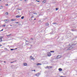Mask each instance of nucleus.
Returning a JSON list of instances; mask_svg holds the SVG:
<instances>
[{
    "mask_svg": "<svg viewBox=\"0 0 77 77\" xmlns=\"http://www.w3.org/2000/svg\"><path fill=\"white\" fill-rule=\"evenodd\" d=\"M47 54L48 56L49 57L51 56V54L50 52L47 53Z\"/></svg>",
    "mask_w": 77,
    "mask_h": 77,
    "instance_id": "nucleus-1",
    "label": "nucleus"
},
{
    "mask_svg": "<svg viewBox=\"0 0 77 77\" xmlns=\"http://www.w3.org/2000/svg\"><path fill=\"white\" fill-rule=\"evenodd\" d=\"M3 38L2 36H0V42H2V38Z\"/></svg>",
    "mask_w": 77,
    "mask_h": 77,
    "instance_id": "nucleus-2",
    "label": "nucleus"
},
{
    "mask_svg": "<svg viewBox=\"0 0 77 77\" xmlns=\"http://www.w3.org/2000/svg\"><path fill=\"white\" fill-rule=\"evenodd\" d=\"M72 47H70L68 48V49H67V50H71V49H72Z\"/></svg>",
    "mask_w": 77,
    "mask_h": 77,
    "instance_id": "nucleus-3",
    "label": "nucleus"
},
{
    "mask_svg": "<svg viewBox=\"0 0 77 77\" xmlns=\"http://www.w3.org/2000/svg\"><path fill=\"white\" fill-rule=\"evenodd\" d=\"M8 20H4V21H5V23H8V22H9V20H8V21H8Z\"/></svg>",
    "mask_w": 77,
    "mask_h": 77,
    "instance_id": "nucleus-4",
    "label": "nucleus"
},
{
    "mask_svg": "<svg viewBox=\"0 0 77 77\" xmlns=\"http://www.w3.org/2000/svg\"><path fill=\"white\" fill-rule=\"evenodd\" d=\"M21 15H17L16 17L17 18H20V17H21Z\"/></svg>",
    "mask_w": 77,
    "mask_h": 77,
    "instance_id": "nucleus-5",
    "label": "nucleus"
},
{
    "mask_svg": "<svg viewBox=\"0 0 77 77\" xmlns=\"http://www.w3.org/2000/svg\"><path fill=\"white\" fill-rule=\"evenodd\" d=\"M76 44V43H75V44H73V45H70V44H69V45H70V46H72V45H75Z\"/></svg>",
    "mask_w": 77,
    "mask_h": 77,
    "instance_id": "nucleus-6",
    "label": "nucleus"
},
{
    "mask_svg": "<svg viewBox=\"0 0 77 77\" xmlns=\"http://www.w3.org/2000/svg\"><path fill=\"white\" fill-rule=\"evenodd\" d=\"M61 57L60 55H58L57 56V59H59V58H60Z\"/></svg>",
    "mask_w": 77,
    "mask_h": 77,
    "instance_id": "nucleus-7",
    "label": "nucleus"
},
{
    "mask_svg": "<svg viewBox=\"0 0 77 77\" xmlns=\"http://www.w3.org/2000/svg\"><path fill=\"white\" fill-rule=\"evenodd\" d=\"M23 65L24 66H27V64L26 63H24Z\"/></svg>",
    "mask_w": 77,
    "mask_h": 77,
    "instance_id": "nucleus-8",
    "label": "nucleus"
},
{
    "mask_svg": "<svg viewBox=\"0 0 77 77\" xmlns=\"http://www.w3.org/2000/svg\"><path fill=\"white\" fill-rule=\"evenodd\" d=\"M58 70H59V71H62V69L60 68Z\"/></svg>",
    "mask_w": 77,
    "mask_h": 77,
    "instance_id": "nucleus-9",
    "label": "nucleus"
},
{
    "mask_svg": "<svg viewBox=\"0 0 77 77\" xmlns=\"http://www.w3.org/2000/svg\"><path fill=\"white\" fill-rule=\"evenodd\" d=\"M30 59H32V60L34 59V58H33V57L32 56H30Z\"/></svg>",
    "mask_w": 77,
    "mask_h": 77,
    "instance_id": "nucleus-10",
    "label": "nucleus"
},
{
    "mask_svg": "<svg viewBox=\"0 0 77 77\" xmlns=\"http://www.w3.org/2000/svg\"><path fill=\"white\" fill-rule=\"evenodd\" d=\"M11 21H15V19H12L11 20Z\"/></svg>",
    "mask_w": 77,
    "mask_h": 77,
    "instance_id": "nucleus-11",
    "label": "nucleus"
},
{
    "mask_svg": "<svg viewBox=\"0 0 77 77\" xmlns=\"http://www.w3.org/2000/svg\"><path fill=\"white\" fill-rule=\"evenodd\" d=\"M8 12H7L5 13V15H8Z\"/></svg>",
    "mask_w": 77,
    "mask_h": 77,
    "instance_id": "nucleus-12",
    "label": "nucleus"
},
{
    "mask_svg": "<svg viewBox=\"0 0 77 77\" xmlns=\"http://www.w3.org/2000/svg\"><path fill=\"white\" fill-rule=\"evenodd\" d=\"M39 75V73H38L36 74L35 75L36 76H38V75Z\"/></svg>",
    "mask_w": 77,
    "mask_h": 77,
    "instance_id": "nucleus-13",
    "label": "nucleus"
},
{
    "mask_svg": "<svg viewBox=\"0 0 77 77\" xmlns=\"http://www.w3.org/2000/svg\"><path fill=\"white\" fill-rule=\"evenodd\" d=\"M42 65V64L39 63H37V65Z\"/></svg>",
    "mask_w": 77,
    "mask_h": 77,
    "instance_id": "nucleus-14",
    "label": "nucleus"
},
{
    "mask_svg": "<svg viewBox=\"0 0 77 77\" xmlns=\"http://www.w3.org/2000/svg\"><path fill=\"white\" fill-rule=\"evenodd\" d=\"M46 2V0L43 1L42 2V3H45Z\"/></svg>",
    "mask_w": 77,
    "mask_h": 77,
    "instance_id": "nucleus-15",
    "label": "nucleus"
},
{
    "mask_svg": "<svg viewBox=\"0 0 77 77\" xmlns=\"http://www.w3.org/2000/svg\"><path fill=\"white\" fill-rule=\"evenodd\" d=\"M57 24V23H52V24Z\"/></svg>",
    "mask_w": 77,
    "mask_h": 77,
    "instance_id": "nucleus-16",
    "label": "nucleus"
},
{
    "mask_svg": "<svg viewBox=\"0 0 77 77\" xmlns=\"http://www.w3.org/2000/svg\"><path fill=\"white\" fill-rule=\"evenodd\" d=\"M24 16H22V17H21V19H24Z\"/></svg>",
    "mask_w": 77,
    "mask_h": 77,
    "instance_id": "nucleus-17",
    "label": "nucleus"
},
{
    "mask_svg": "<svg viewBox=\"0 0 77 77\" xmlns=\"http://www.w3.org/2000/svg\"><path fill=\"white\" fill-rule=\"evenodd\" d=\"M11 35V34H10L8 35H7V36H10Z\"/></svg>",
    "mask_w": 77,
    "mask_h": 77,
    "instance_id": "nucleus-18",
    "label": "nucleus"
},
{
    "mask_svg": "<svg viewBox=\"0 0 77 77\" xmlns=\"http://www.w3.org/2000/svg\"><path fill=\"white\" fill-rule=\"evenodd\" d=\"M49 24L48 23H47L46 24V26H48Z\"/></svg>",
    "mask_w": 77,
    "mask_h": 77,
    "instance_id": "nucleus-19",
    "label": "nucleus"
},
{
    "mask_svg": "<svg viewBox=\"0 0 77 77\" xmlns=\"http://www.w3.org/2000/svg\"><path fill=\"white\" fill-rule=\"evenodd\" d=\"M14 62H17V60H15L13 62H11L10 63H14Z\"/></svg>",
    "mask_w": 77,
    "mask_h": 77,
    "instance_id": "nucleus-20",
    "label": "nucleus"
},
{
    "mask_svg": "<svg viewBox=\"0 0 77 77\" xmlns=\"http://www.w3.org/2000/svg\"><path fill=\"white\" fill-rule=\"evenodd\" d=\"M51 53H54V51H51Z\"/></svg>",
    "mask_w": 77,
    "mask_h": 77,
    "instance_id": "nucleus-21",
    "label": "nucleus"
},
{
    "mask_svg": "<svg viewBox=\"0 0 77 77\" xmlns=\"http://www.w3.org/2000/svg\"><path fill=\"white\" fill-rule=\"evenodd\" d=\"M33 14H36V15H37V13L35 12V13H33Z\"/></svg>",
    "mask_w": 77,
    "mask_h": 77,
    "instance_id": "nucleus-22",
    "label": "nucleus"
},
{
    "mask_svg": "<svg viewBox=\"0 0 77 77\" xmlns=\"http://www.w3.org/2000/svg\"><path fill=\"white\" fill-rule=\"evenodd\" d=\"M17 10H18V11H20V10H21V9L19 8H17Z\"/></svg>",
    "mask_w": 77,
    "mask_h": 77,
    "instance_id": "nucleus-23",
    "label": "nucleus"
},
{
    "mask_svg": "<svg viewBox=\"0 0 77 77\" xmlns=\"http://www.w3.org/2000/svg\"><path fill=\"white\" fill-rule=\"evenodd\" d=\"M58 9H58V8H56V11H57V10H58Z\"/></svg>",
    "mask_w": 77,
    "mask_h": 77,
    "instance_id": "nucleus-24",
    "label": "nucleus"
},
{
    "mask_svg": "<svg viewBox=\"0 0 77 77\" xmlns=\"http://www.w3.org/2000/svg\"><path fill=\"white\" fill-rule=\"evenodd\" d=\"M32 71H35L36 70H32Z\"/></svg>",
    "mask_w": 77,
    "mask_h": 77,
    "instance_id": "nucleus-25",
    "label": "nucleus"
},
{
    "mask_svg": "<svg viewBox=\"0 0 77 77\" xmlns=\"http://www.w3.org/2000/svg\"><path fill=\"white\" fill-rule=\"evenodd\" d=\"M14 50V49H11V51L12 50Z\"/></svg>",
    "mask_w": 77,
    "mask_h": 77,
    "instance_id": "nucleus-26",
    "label": "nucleus"
},
{
    "mask_svg": "<svg viewBox=\"0 0 77 77\" xmlns=\"http://www.w3.org/2000/svg\"><path fill=\"white\" fill-rule=\"evenodd\" d=\"M36 2H40V1H38L37 0H36Z\"/></svg>",
    "mask_w": 77,
    "mask_h": 77,
    "instance_id": "nucleus-27",
    "label": "nucleus"
},
{
    "mask_svg": "<svg viewBox=\"0 0 77 77\" xmlns=\"http://www.w3.org/2000/svg\"><path fill=\"white\" fill-rule=\"evenodd\" d=\"M3 29H2L0 31V32H1L2 31H3Z\"/></svg>",
    "mask_w": 77,
    "mask_h": 77,
    "instance_id": "nucleus-28",
    "label": "nucleus"
},
{
    "mask_svg": "<svg viewBox=\"0 0 77 77\" xmlns=\"http://www.w3.org/2000/svg\"><path fill=\"white\" fill-rule=\"evenodd\" d=\"M33 17H34L33 16H32V17H31V18H33Z\"/></svg>",
    "mask_w": 77,
    "mask_h": 77,
    "instance_id": "nucleus-29",
    "label": "nucleus"
},
{
    "mask_svg": "<svg viewBox=\"0 0 77 77\" xmlns=\"http://www.w3.org/2000/svg\"><path fill=\"white\" fill-rule=\"evenodd\" d=\"M15 23H16V24H18L19 23L18 22H16Z\"/></svg>",
    "mask_w": 77,
    "mask_h": 77,
    "instance_id": "nucleus-30",
    "label": "nucleus"
},
{
    "mask_svg": "<svg viewBox=\"0 0 77 77\" xmlns=\"http://www.w3.org/2000/svg\"><path fill=\"white\" fill-rule=\"evenodd\" d=\"M28 0H25V2H27V1H28Z\"/></svg>",
    "mask_w": 77,
    "mask_h": 77,
    "instance_id": "nucleus-31",
    "label": "nucleus"
},
{
    "mask_svg": "<svg viewBox=\"0 0 77 77\" xmlns=\"http://www.w3.org/2000/svg\"><path fill=\"white\" fill-rule=\"evenodd\" d=\"M31 40H33V38H31Z\"/></svg>",
    "mask_w": 77,
    "mask_h": 77,
    "instance_id": "nucleus-32",
    "label": "nucleus"
},
{
    "mask_svg": "<svg viewBox=\"0 0 77 77\" xmlns=\"http://www.w3.org/2000/svg\"><path fill=\"white\" fill-rule=\"evenodd\" d=\"M3 26H4V27H5L6 26V25H3Z\"/></svg>",
    "mask_w": 77,
    "mask_h": 77,
    "instance_id": "nucleus-33",
    "label": "nucleus"
},
{
    "mask_svg": "<svg viewBox=\"0 0 77 77\" xmlns=\"http://www.w3.org/2000/svg\"><path fill=\"white\" fill-rule=\"evenodd\" d=\"M72 31H75V30H74V29H72Z\"/></svg>",
    "mask_w": 77,
    "mask_h": 77,
    "instance_id": "nucleus-34",
    "label": "nucleus"
},
{
    "mask_svg": "<svg viewBox=\"0 0 77 77\" xmlns=\"http://www.w3.org/2000/svg\"><path fill=\"white\" fill-rule=\"evenodd\" d=\"M6 5L7 6H8V4H6Z\"/></svg>",
    "mask_w": 77,
    "mask_h": 77,
    "instance_id": "nucleus-35",
    "label": "nucleus"
},
{
    "mask_svg": "<svg viewBox=\"0 0 77 77\" xmlns=\"http://www.w3.org/2000/svg\"><path fill=\"white\" fill-rule=\"evenodd\" d=\"M60 77H65V76H61Z\"/></svg>",
    "mask_w": 77,
    "mask_h": 77,
    "instance_id": "nucleus-36",
    "label": "nucleus"
},
{
    "mask_svg": "<svg viewBox=\"0 0 77 77\" xmlns=\"http://www.w3.org/2000/svg\"><path fill=\"white\" fill-rule=\"evenodd\" d=\"M48 68V66H46V68Z\"/></svg>",
    "mask_w": 77,
    "mask_h": 77,
    "instance_id": "nucleus-37",
    "label": "nucleus"
},
{
    "mask_svg": "<svg viewBox=\"0 0 77 77\" xmlns=\"http://www.w3.org/2000/svg\"><path fill=\"white\" fill-rule=\"evenodd\" d=\"M36 19V18H35L34 19V20H35Z\"/></svg>",
    "mask_w": 77,
    "mask_h": 77,
    "instance_id": "nucleus-38",
    "label": "nucleus"
},
{
    "mask_svg": "<svg viewBox=\"0 0 77 77\" xmlns=\"http://www.w3.org/2000/svg\"><path fill=\"white\" fill-rule=\"evenodd\" d=\"M1 7H2V8H3V6H1Z\"/></svg>",
    "mask_w": 77,
    "mask_h": 77,
    "instance_id": "nucleus-39",
    "label": "nucleus"
},
{
    "mask_svg": "<svg viewBox=\"0 0 77 77\" xmlns=\"http://www.w3.org/2000/svg\"><path fill=\"white\" fill-rule=\"evenodd\" d=\"M4 63H6V61H4Z\"/></svg>",
    "mask_w": 77,
    "mask_h": 77,
    "instance_id": "nucleus-40",
    "label": "nucleus"
},
{
    "mask_svg": "<svg viewBox=\"0 0 77 77\" xmlns=\"http://www.w3.org/2000/svg\"><path fill=\"white\" fill-rule=\"evenodd\" d=\"M26 42H28V41H27V40L26 41Z\"/></svg>",
    "mask_w": 77,
    "mask_h": 77,
    "instance_id": "nucleus-41",
    "label": "nucleus"
},
{
    "mask_svg": "<svg viewBox=\"0 0 77 77\" xmlns=\"http://www.w3.org/2000/svg\"><path fill=\"white\" fill-rule=\"evenodd\" d=\"M2 9V8H1L0 7V9Z\"/></svg>",
    "mask_w": 77,
    "mask_h": 77,
    "instance_id": "nucleus-42",
    "label": "nucleus"
},
{
    "mask_svg": "<svg viewBox=\"0 0 77 77\" xmlns=\"http://www.w3.org/2000/svg\"><path fill=\"white\" fill-rule=\"evenodd\" d=\"M26 45H28V44H27V43H26Z\"/></svg>",
    "mask_w": 77,
    "mask_h": 77,
    "instance_id": "nucleus-43",
    "label": "nucleus"
},
{
    "mask_svg": "<svg viewBox=\"0 0 77 77\" xmlns=\"http://www.w3.org/2000/svg\"><path fill=\"white\" fill-rule=\"evenodd\" d=\"M1 1H2V0H0V2H1Z\"/></svg>",
    "mask_w": 77,
    "mask_h": 77,
    "instance_id": "nucleus-44",
    "label": "nucleus"
},
{
    "mask_svg": "<svg viewBox=\"0 0 77 77\" xmlns=\"http://www.w3.org/2000/svg\"><path fill=\"white\" fill-rule=\"evenodd\" d=\"M10 26H12V25H10Z\"/></svg>",
    "mask_w": 77,
    "mask_h": 77,
    "instance_id": "nucleus-45",
    "label": "nucleus"
},
{
    "mask_svg": "<svg viewBox=\"0 0 77 77\" xmlns=\"http://www.w3.org/2000/svg\"><path fill=\"white\" fill-rule=\"evenodd\" d=\"M31 47H32V45H31Z\"/></svg>",
    "mask_w": 77,
    "mask_h": 77,
    "instance_id": "nucleus-46",
    "label": "nucleus"
},
{
    "mask_svg": "<svg viewBox=\"0 0 77 77\" xmlns=\"http://www.w3.org/2000/svg\"><path fill=\"white\" fill-rule=\"evenodd\" d=\"M0 71H1V69H0Z\"/></svg>",
    "mask_w": 77,
    "mask_h": 77,
    "instance_id": "nucleus-47",
    "label": "nucleus"
},
{
    "mask_svg": "<svg viewBox=\"0 0 77 77\" xmlns=\"http://www.w3.org/2000/svg\"><path fill=\"white\" fill-rule=\"evenodd\" d=\"M21 0V1H22L23 0Z\"/></svg>",
    "mask_w": 77,
    "mask_h": 77,
    "instance_id": "nucleus-48",
    "label": "nucleus"
},
{
    "mask_svg": "<svg viewBox=\"0 0 77 77\" xmlns=\"http://www.w3.org/2000/svg\"><path fill=\"white\" fill-rule=\"evenodd\" d=\"M16 49H17V48H16L15 49V50H16Z\"/></svg>",
    "mask_w": 77,
    "mask_h": 77,
    "instance_id": "nucleus-49",
    "label": "nucleus"
},
{
    "mask_svg": "<svg viewBox=\"0 0 77 77\" xmlns=\"http://www.w3.org/2000/svg\"><path fill=\"white\" fill-rule=\"evenodd\" d=\"M40 15H39V16H40Z\"/></svg>",
    "mask_w": 77,
    "mask_h": 77,
    "instance_id": "nucleus-50",
    "label": "nucleus"
}]
</instances>
